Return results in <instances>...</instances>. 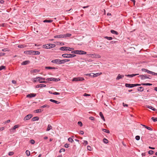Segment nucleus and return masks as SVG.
<instances>
[{"mask_svg":"<svg viewBox=\"0 0 157 157\" xmlns=\"http://www.w3.org/2000/svg\"><path fill=\"white\" fill-rule=\"evenodd\" d=\"M33 82H35L37 81H39L40 83H46L47 82L42 81V80H45V78L39 77H37L36 78H33Z\"/></svg>","mask_w":157,"mask_h":157,"instance_id":"nucleus-1","label":"nucleus"},{"mask_svg":"<svg viewBox=\"0 0 157 157\" xmlns=\"http://www.w3.org/2000/svg\"><path fill=\"white\" fill-rule=\"evenodd\" d=\"M71 34L70 33H67L64 34H60L59 35L55 36L54 37L55 38H66L67 37H70Z\"/></svg>","mask_w":157,"mask_h":157,"instance_id":"nucleus-2","label":"nucleus"},{"mask_svg":"<svg viewBox=\"0 0 157 157\" xmlns=\"http://www.w3.org/2000/svg\"><path fill=\"white\" fill-rule=\"evenodd\" d=\"M56 47V45L54 44H49L43 45V47L47 49L53 48Z\"/></svg>","mask_w":157,"mask_h":157,"instance_id":"nucleus-3","label":"nucleus"},{"mask_svg":"<svg viewBox=\"0 0 157 157\" xmlns=\"http://www.w3.org/2000/svg\"><path fill=\"white\" fill-rule=\"evenodd\" d=\"M62 56L65 58H70L75 57L76 55L73 54H64L62 55Z\"/></svg>","mask_w":157,"mask_h":157,"instance_id":"nucleus-4","label":"nucleus"},{"mask_svg":"<svg viewBox=\"0 0 157 157\" xmlns=\"http://www.w3.org/2000/svg\"><path fill=\"white\" fill-rule=\"evenodd\" d=\"M60 50L61 51H71L74 49L73 48H69L66 47H63L59 48Z\"/></svg>","mask_w":157,"mask_h":157,"instance_id":"nucleus-5","label":"nucleus"},{"mask_svg":"<svg viewBox=\"0 0 157 157\" xmlns=\"http://www.w3.org/2000/svg\"><path fill=\"white\" fill-rule=\"evenodd\" d=\"M84 80V78L83 77H78L74 78L73 79L72 81H82Z\"/></svg>","mask_w":157,"mask_h":157,"instance_id":"nucleus-6","label":"nucleus"},{"mask_svg":"<svg viewBox=\"0 0 157 157\" xmlns=\"http://www.w3.org/2000/svg\"><path fill=\"white\" fill-rule=\"evenodd\" d=\"M20 127V125L18 124H17L15 125L12 128H11L10 129V132L14 133L15 132V130L16 128H19Z\"/></svg>","mask_w":157,"mask_h":157,"instance_id":"nucleus-7","label":"nucleus"},{"mask_svg":"<svg viewBox=\"0 0 157 157\" xmlns=\"http://www.w3.org/2000/svg\"><path fill=\"white\" fill-rule=\"evenodd\" d=\"M33 116L32 114H30L26 116L24 118V121L28 120L30 119Z\"/></svg>","mask_w":157,"mask_h":157,"instance_id":"nucleus-8","label":"nucleus"},{"mask_svg":"<svg viewBox=\"0 0 157 157\" xmlns=\"http://www.w3.org/2000/svg\"><path fill=\"white\" fill-rule=\"evenodd\" d=\"M39 71L40 70L38 69H34L33 70H32L30 71V73L31 74L34 75L35 74H36L37 73H38Z\"/></svg>","mask_w":157,"mask_h":157,"instance_id":"nucleus-9","label":"nucleus"},{"mask_svg":"<svg viewBox=\"0 0 157 157\" xmlns=\"http://www.w3.org/2000/svg\"><path fill=\"white\" fill-rule=\"evenodd\" d=\"M60 59H55L52 60L51 61L52 63H56L57 64H60Z\"/></svg>","mask_w":157,"mask_h":157,"instance_id":"nucleus-10","label":"nucleus"},{"mask_svg":"<svg viewBox=\"0 0 157 157\" xmlns=\"http://www.w3.org/2000/svg\"><path fill=\"white\" fill-rule=\"evenodd\" d=\"M36 95V94L32 93L27 95L26 96V97L31 98L32 97H35Z\"/></svg>","mask_w":157,"mask_h":157,"instance_id":"nucleus-11","label":"nucleus"},{"mask_svg":"<svg viewBox=\"0 0 157 157\" xmlns=\"http://www.w3.org/2000/svg\"><path fill=\"white\" fill-rule=\"evenodd\" d=\"M50 81H55L57 82L59 81L60 80V79L59 78H50Z\"/></svg>","mask_w":157,"mask_h":157,"instance_id":"nucleus-12","label":"nucleus"},{"mask_svg":"<svg viewBox=\"0 0 157 157\" xmlns=\"http://www.w3.org/2000/svg\"><path fill=\"white\" fill-rule=\"evenodd\" d=\"M125 86L126 87L132 88L134 87V84H130L128 83H126Z\"/></svg>","mask_w":157,"mask_h":157,"instance_id":"nucleus-13","label":"nucleus"},{"mask_svg":"<svg viewBox=\"0 0 157 157\" xmlns=\"http://www.w3.org/2000/svg\"><path fill=\"white\" fill-rule=\"evenodd\" d=\"M139 76L140 77L141 79L142 80L145 79L146 78H150L148 77L147 76L145 75H140Z\"/></svg>","mask_w":157,"mask_h":157,"instance_id":"nucleus-14","label":"nucleus"},{"mask_svg":"<svg viewBox=\"0 0 157 157\" xmlns=\"http://www.w3.org/2000/svg\"><path fill=\"white\" fill-rule=\"evenodd\" d=\"M139 74H132V75H125V76H126L127 77H129V78H132L134 76H136L137 75H139Z\"/></svg>","mask_w":157,"mask_h":157,"instance_id":"nucleus-15","label":"nucleus"},{"mask_svg":"<svg viewBox=\"0 0 157 157\" xmlns=\"http://www.w3.org/2000/svg\"><path fill=\"white\" fill-rule=\"evenodd\" d=\"M91 56L95 58H100L101 57V56L98 54H92Z\"/></svg>","mask_w":157,"mask_h":157,"instance_id":"nucleus-16","label":"nucleus"},{"mask_svg":"<svg viewBox=\"0 0 157 157\" xmlns=\"http://www.w3.org/2000/svg\"><path fill=\"white\" fill-rule=\"evenodd\" d=\"M24 53L26 54H27L33 55V51L29 50L25 51L24 52Z\"/></svg>","mask_w":157,"mask_h":157,"instance_id":"nucleus-17","label":"nucleus"},{"mask_svg":"<svg viewBox=\"0 0 157 157\" xmlns=\"http://www.w3.org/2000/svg\"><path fill=\"white\" fill-rule=\"evenodd\" d=\"M46 86L45 85L43 84H40L36 85V88H38L39 87L41 88L42 87H45Z\"/></svg>","mask_w":157,"mask_h":157,"instance_id":"nucleus-18","label":"nucleus"},{"mask_svg":"<svg viewBox=\"0 0 157 157\" xmlns=\"http://www.w3.org/2000/svg\"><path fill=\"white\" fill-rule=\"evenodd\" d=\"M30 61L29 60L25 61L22 62L21 63V64L23 65H26L29 64L30 63Z\"/></svg>","mask_w":157,"mask_h":157,"instance_id":"nucleus-19","label":"nucleus"},{"mask_svg":"<svg viewBox=\"0 0 157 157\" xmlns=\"http://www.w3.org/2000/svg\"><path fill=\"white\" fill-rule=\"evenodd\" d=\"M124 77V75H121L120 74H119L117 76V77L116 78V79L118 80L121 78H122Z\"/></svg>","mask_w":157,"mask_h":157,"instance_id":"nucleus-20","label":"nucleus"},{"mask_svg":"<svg viewBox=\"0 0 157 157\" xmlns=\"http://www.w3.org/2000/svg\"><path fill=\"white\" fill-rule=\"evenodd\" d=\"M49 101H51V102H54V103H55L56 104H59L60 103V102H59V101H56V100H53V99H50Z\"/></svg>","mask_w":157,"mask_h":157,"instance_id":"nucleus-21","label":"nucleus"},{"mask_svg":"<svg viewBox=\"0 0 157 157\" xmlns=\"http://www.w3.org/2000/svg\"><path fill=\"white\" fill-rule=\"evenodd\" d=\"M86 54V52L82 50L79 51V54L80 55H85Z\"/></svg>","mask_w":157,"mask_h":157,"instance_id":"nucleus-22","label":"nucleus"},{"mask_svg":"<svg viewBox=\"0 0 157 157\" xmlns=\"http://www.w3.org/2000/svg\"><path fill=\"white\" fill-rule=\"evenodd\" d=\"M144 87H139L137 88V90L139 91L142 92L144 90Z\"/></svg>","mask_w":157,"mask_h":157,"instance_id":"nucleus-23","label":"nucleus"},{"mask_svg":"<svg viewBox=\"0 0 157 157\" xmlns=\"http://www.w3.org/2000/svg\"><path fill=\"white\" fill-rule=\"evenodd\" d=\"M40 54V52L37 51H33V55H39Z\"/></svg>","mask_w":157,"mask_h":157,"instance_id":"nucleus-24","label":"nucleus"},{"mask_svg":"<svg viewBox=\"0 0 157 157\" xmlns=\"http://www.w3.org/2000/svg\"><path fill=\"white\" fill-rule=\"evenodd\" d=\"M99 115H100V117H101V118L104 121H105V119L104 117V116H103L102 113L101 112H100V113H99Z\"/></svg>","mask_w":157,"mask_h":157,"instance_id":"nucleus-25","label":"nucleus"},{"mask_svg":"<svg viewBox=\"0 0 157 157\" xmlns=\"http://www.w3.org/2000/svg\"><path fill=\"white\" fill-rule=\"evenodd\" d=\"M39 119V117H33L32 119V121H38Z\"/></svg>","mask_w":157,"mask_h":157,"instance_id":"nucleus-26","label":"nucleus"},{"mask_svg":"<svg viewBox=\"0 0 157 157\" xmlns=\"http://www.w3.org/2000/svg\"><path fill=\"white\" fill-rule=\"evenodd\" d=\"M110 32L111 33L114 34H115L116 35H117L118 34V33L117 32L113 30H111L110 31Z\"/></svg>","mask_w":157,"mask_h":157,"instance_id":"nucleus-27","label":"nucleus"},{"mask_svg":"<svg viewBox=\"0 0 157 157\" xmlns=\"http://www.w3.org/2000/svg\"><path fill=\"white\" fill-rule=\"evenodd\" d=\"M85 75L86 76H88L92 77H94V73H91L90 74H85Z\"/></svg>","mask_w":157,"mask_h":157,"instance_id":"nucleus-28","label":"nucleus"},{"mask_svg":"<svg viewBox=\"0 0 157 157\" xmlns=\"http://www.w3.org/2000/svg\"><path fill=\"white\" fill-rule=\"evenodd\" d=\"M101 74H102L101 72L98 73H96V74L94 73V77H97L98 76L100 75Z\"/></svg>","mask_w":157,"mask_h":157,"instance_id":"nucleus-29","label":"nucleus"},{"mask_svg":"<svg viewBox=\"0 0 157 157\" xmlns=\"http://www.w3.org/2000/svg\"><path fill=\"white\" fill-rule=\"evenodd\" d=\"M43 21L44 23H46V22L51 23L53 21V20H44Z\"/></svg>","mask_w":157,"mask_h":157,"instance_id":"nucleus-30","label":"nucleus"},{"mask_svg":"<svg viewBox=\"0 0 157 157\" xmlns=\"http://www.w3.org/2000/svg\"><path fill=\"white\" fill-rule=\"evenodd\" d=\"M45 69H55L56 68L54 67H45Z\"/></svg>","mask_w":157,"mask_h":157,"instance_id":"nucleus-31","label":"nucleus"},{"mask_svg":"<svg viewBox=\"0 0 157 157\" xmlns=\"http://www.w3.org/2000/svg\"><path fill=\"white\" fill-rule=\"evenodd\" d=\"M142 125L143 126H144L145 128H146L147 129L149 130H151V131L152 130V129H151V128H150V127H147V126L144 125Z\"/></svg>","mask_w":157,"mask_h":157,"instance_id":"nucleus-32","label":"nucleus"},{"mask_svg":"<svg viewBox=\"0 0 157 157\" xmlns=\"http://www.w3.org/2000/svg\"><path fill=\"white\" fill-rule=\"evenodd\" d=\"M43 111V110H42L40 109H38L35 110V111L36 113H39L41 112L42 111Z\"/></svg>","mask_w":157,"mask_h":157,"instance_id":"nucleus-33","label":"nucleus"},{"mask_svg":"<svg viewBox=\"0 0 157 157\" xmlns=\"http://www.w3.org/2000/svg\"><path fill=\"white\" fill-rule=\"evenodd\" d=\"M52 128V127L50 124H48V128L46 130L47 131H48Z\"/></svg>","mask_w":157,"mask_h":157,"instance_id":"nucleus-34","label":"nucleus"},{"mask_svg":"<svg viewBox=\"0 0 157 157\" xmlns=\"http://www.w3.org/2000/svg\"><path fill=\"white\" fill-rule=\"evenodd\" d=\"M102 131L105 132H106L108 133H110V131L109 130L106 129H102Z\"/></svg>","mask_w":157,"mask_h":157,"instance_id":"nucleus-35","label":"nucleus"},{"mask_svg":"<svg viewBox=\"0 0 157 157\" xmlns=\"http://www.w3.org/2000/svg\"><path fill=\"white\" fill-rule=\"evenodd\" d=\"M50 107V106L47 105H44L40 107L41 108H44L46 107L47 108H49Z\"/></svg>","mask_w":157,"mask_h":157,"instance_id":"nucleus-36","label":"nucleus"},{"mask_svg":"<svg viewBox=\"0 0 157 157\" xmlns=\"http://www.w3.org/2000/svg\"><path fill=\"white\" fill-rule=\"evenodd\" d=\"M26 47V46L24 44H20L18 46V47L19 48H23Z\"/></svg>","mask_w":157,"mask_h":157,"instance_id":"nucleus-37","label":"nucleus"},{"mask_svg":"<svg viewBox=\"0 0 157 157\" xmlns=\"http://www.w3.org/2000/svg\"><path fill=\"white\" fill-rule=\"evenodd\" d=\"M105 39L109 40H111L113 39V38L111 37H108V36H105Z\"/></svg>","mask_w":157,"mask_h":157,"instance_id":"nucleus-38","label":"nucleus"},{"mask_svg":"<svg viewBox=\"0 0 157 157\" xmlns=\"http://www.w3.org/2000/svg\"><path fill=\"white\" fill-rule=\"evenodd\" d=\"M142 85L144 86H151L152 84L149 83H144L141 84Z\"/></svg>","mask_w":157,"mask_h":157,"instance_id":"nucleus-39","label":"nucleus"},{"mask_svg":"<svg viewBox=\"0 0 157 157\" xmlns=\"http://www.w3.org/2000/svg\"><path fill=\"white\" fill-rule=\"evenodd\" d=\"M25 153L27 156H29L30 155V152L28 150L26 151Z\"/></svg>","mask_w":157,"mask_h":157,"instance_id":"nucleus-40","label":"nucleus"},{"mask_svg":"<svg viewBox=\"0 0 157 157\" xmlns=\"http://www.w3.org/2000/svg\"><path fill=\"white\" fill-rule=\"evenodd\" d=\"M103 142L105 144H107L108 143V140L105 138H104L103 139Z\"/></svg>","mask_w":157,"mask_h":157,"instance_id":"nucleus-41","label":"nucleus"},{"mask_svg":"<svg viewBox=\"0 0 157 157\" xmlns=\"http://www.w3.org/2000/svg\"><path fill=\"white\" fill-rule=\"evenodd\" d=\"M68 140L70 142H71V143H72L74 141V140H73V139L71 137H69L68 139Z\"/></svg>","mask_w":157,"mask_h":157,"instance_id":"nucleus-42","label":"nucleus"},{"mask_svg":"<svg viewBox=\"0 0 157 157\" xmlns=\"http://www.w3.org/2000/svg\"><path fill=\"white\" fill-rule=\"evenodd\" d=\"M60 64H64L65 63V59L60 60Z\"/></svg>","mask_w":157,"mask_h":157,"instance_id":"nucleus-43","label":"nucleus"},{"mask_svg":"<svg viewBox=\"0 0 157 157\" xmlns=\"http://www.w3.org/2000/svg\"><path fill=\"white\" fill-rule=\"evenodd\" d=\"M151 120L153 121L154 122H156L157 121V118H154V117H152L151 118Z\"/></svg>","mask_w":157,"mask_h":157,"instance_id":"nucleus-44","label":"nucleus"},{"mask_svg":"<svg viewBox=\"0 0 157 157\" xmlns=\"http://www.w3.org/2000/svg\"><path fill=\"white\" fill-rule=\"evenodd\" d=\"M147 108H149V109H152V110H154L155 111V109H154V108H153L152 106H149V105H148L147 106Z\"/></svg>","mask_w":157,"mask_h":157,"instance_id":"nucleus-45","label":"nucleus"},{"mask_svg":"<svg viewBox=\"0 0 157 157\" xmlns=\"http://www.w3.org/2000/svg\"><path fill=\"white\" fill-rule=\"evenodd\" d=\"M5 69V67L3 66H2L0 67V71Z\"/></svg>","mask_w":157,"mask_h":157,"instance_id":"nucleus-46","label":"nucleus"},{"mask_svg":"<svg viewBox=\"0 0 157 157\" xmlns=\"http://www.w3.org/2000/svg\"><path fill=\"white\" fill-rule=\"evenodd\" d=\"M30 143L32 144H34L35 143V141L33 140H31L30 141Z\"/></svg>","mask_w":157,"mask_h":157,"instance_id":"nucleus-47","label":"nucleus"},{"mask_svg":"<svg viewBox=\"0 0 157 157\" xmlns=\"http://www.w3.org/2000/svg\"><path fill=\"white\" fill-rule=\"evenodd\" d=\"M87 148L88 150L89 151H90L91 150V147L90 146H87Z\"/></svg>","mask_w":157,"mask_h":157,"instance_id":"nucleus-48","label":"nucleus"},{"mask_svg":"<svg viewBox=\"0 0 157 157\" xmlns=\"http://www.w3.org/2000/svg\"><path fill=\"white\" fill-rule=\"evenodd\" d=\"M140 136H136L135 138L136 140H138L140 139Z\"/></svg>","mask_w":157,"mask_h":157,"instance_id":"nucleus-49","label":"nucleus"},{"mask_svg":"<svg viewBox=\"0 0 157 157\" xmlns=\"http://www.w3.org/2000/svg\"><path fill=\"white\" fill-rule=\"evenodd\" d=\"M78 125H80V126H82V122L80 121H79L78 122Z\"/></svg>","mask_w":157,"mask_h":157,"instance_id":"nucleus-50","label":"nucleus"},{"mask_svg":"<svg viewBox=\"0 0 157 157\" xmlns=\"http://www.w3.org/2000/svg\"><path fill=\"white\" fill-rule=\"evenodd\" d=\"M154 153V151L152 150H150L148 152V153L149 154H152Z\"/></svg>","mask_w":157,"mask_h":157,"instance_id":"nucleus-51","label":"nucleus"},{"mask_svg":"<svg viewBox=\"0 0 157 157\" xmlns=\"http://www.w3.org/2000/svg\"><path fill=\"white\" fill-rule=\"evenodd\" d=\"M14 154V152L12 151H11L9 152V155H12Z\"/></svg>","mask_w":157,"mask_h":157,"instance_id":"nucleus-52","label":"nucleus"},{"mask_svg":"<svg viewBox=\"0 0 157 157\" xmlns=\"http://www.w3.org/2000/svg\"><path fill=\"white\" fill-rule=\"evenodd\" d=\"M2 51L3 52H6V51H9V50H8L7 48H4L2 49Z\"/></svg>","mask_w":157,"mask_h":157,"instance_id":"nucleus-53","label":"nucleus"},{"mask_svg":"<svg viewBox=\"0 0 157 157\" xmlns=\"http://www.w3.org/2000/svg\"><path fill=\"white\" fill-rule=\"evenodd\" d=\"M83 141L84 142L83 143H84V144H85V145H87L88 144V142L87 141L85 140H84Z\"/></svg>","mask_w":157,"mask_h":157,"instance_id":"nucleus-54","label":"nucleus"},{"mask_svg":"<svg viewBox=\"0 0 157 157\" xmlns=\"http://www.w3.org/2000/svg\"><path fill=\"white\" fill-rule=\"evenodd\" d=\"M89 119L93 121L94 120V118L93 117H89Z\"/></svg>","mask_w":157,"mask_h":157,"instance_id":"nucleus-55","label":"nucleus"},{"mask_svg":"<svg viewBox=\"0 0 157 157\" xmlns=\"http://www.w3.org/2000/svg\"><path fill=\"white\" fill-rule=\"evenodd\" d=\"M69 144H66L64 145V147L66 148H68L69 147Z\"/></svg>","mask_w":157,"mask_h":157,"instance_id":"nucleus-56","label":"nucleus"},{"mask_svg":"<svg viewBox=\"0 0 157 157\" xmlns=\"http://www.w3.org/2000/svg\"><path fill=\"white\" fill-rule=\"evenodd\" d=\"M65 151V150L64 148H62L59 151V152H61L62 151Z\"/></svg>","mask_w":157,"mask_h":157,"instance_id":"nucleus-57","label":"nucleus"},{"mask_svg":"<svg viewBox=\"0 0 157 157\" xmlns=\"http://www.w3.org/2000/svg\"><path fill=\"white\" fill-rule=\"evenodd\" d=\"M52 94L54 95H59V93L57 92H54Z\"/></svg>","mask_w":157,"mask_h":157,"instance_id":"nucleus-58","label":"nucleus"},{"mask_svg":"<svg viewBox=\"0 0 157 157\" xmlns=\"http://www.w3.org/2000/svg\"><path fill=\"white\" fill-rule=\"evenodd\" d=\"M90 95L89 94H88L86 93H85L83 95V96H90Z\"/></svg>","mask_w":157,"mask_h":157,"instance_id":"nucleus-59","label":"nucleus"},{"mask_svg":"<svg viewBox=\"0 0 157 157\" xmlns=\"http://www.w3.org/2000/svg\"><path fill=\"white\" fill-rule=\"evenodd\" d=\"M141 85H142V84H134V86H140Z\"/></svg>","mask_w":157,"mask_h":157,"instance_id":"nucleus-60","label":"nucleus"},{"mask_svg":"<svg viewBox=\"0 0 157 157\" xmlns=\"http://www.w3.org/2000/svg\"><path fill=\"white\" fill-rule=\"evenodd\" d=\"M123 105L124 107H128V105L127 104H124V103H123Z\"/></svg>","mask_w":157,"mask_h":157,"instance_id":"nucleus-61","label":"nucleus"},{"mask_svg":"<svg viewBox=\"0 0 157 157\" xmlns=\"http://www.w3.org/2000/svg\"><path fill=\"white\" fill-rule=\"evenodd\" d=\"M151 74L152 75H157V73H155L154 72H152Z\"/></svg>","mask_w":157,"mask_h":157,"instance_id":"nucleus-62","label":"nucleus"},{"mask_svg":"<svg viewBox=\"0 0 157 157\" xmlns=\"http://www.w3.org/2000/svg\"><path fill=\"white\" fill-rule=\"evenodd\" d=\"M142 70L143 71H144V72H147V70L146 69H145L143 68V69H142Z\"/></svg>","mask_w":157,"mask_h":157,"instance_id":"nucleus-63","label":"nucleus"},{"mask_svg":"<svg viewBox=\"0 0 157 157\" xmlns=\"http://www.w3.org/2000/svg\"><path fill=\"white\" fill-rule=\"evenodd\" d=\"M4 129V127H2L1 128H0V131H2Z\"/></svg>","mask_w":157,"mask_h":157,"instance_id":"nucleus-64","label":"nucleus"}]
</instances>
